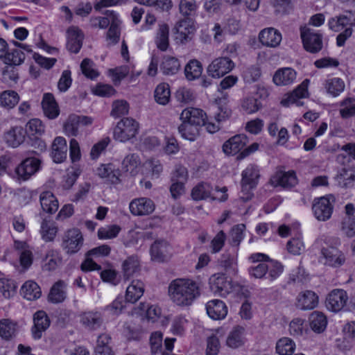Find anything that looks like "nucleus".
<instances>
[{"instance_id":"1","label":"nucleus","mask_w":355,"mask_h":355,"mask_svg":"<svg viewBox=\"0 0 355 355\" xmlns=\"http://www.w3.org/2000/svg\"><path fill=\"white\" fill-rule=\"evenodd\" d=\"M168 293L172 302L177 306H189L200 296V285L191 279H176L171 282Z\"/></svg>"},{"instance_id":"2","label":"nucleus","mask_w":355,"mask_h":355,"mask_svg":"<svg viewBox=\"0 0 355 355\" xmlns=\"http://www.w3.org/2000/svg\"><path fill=\"white\" fill-rule=\"evenodd\" d=\"M139 123L130 117H125L117 122L113 131L114 139L119 142L131 141L138 134Z\"/></svg>"},{"instance_id":"3","label":"nucleus","mask_w":355,"mask_h":355,"mask_svg":"<svg viewBox=\"0 0 355 355\" xmlns=\"http://www.w3.org/2000/svg\"><path fill=\"white\" fill-rule=\"evenodd\" d=\"M259 178V171L257 166L248 165L242 172L241 191L240 198L248 201L253 196L252 190L256 187Z\"/></svg>"},{"instance_id":"4","label":"nucleus","mask_w":355,"mask_h":355,"mask_svg":"<svg viewBox=\"0 0 355 355\" xmlns=\"http://www.w3.org/2000/svg\"><path fill=\"white\" fill-rule=\"evenodd\" d=\"M320 261L324 265L332 267L340 268L346 261L345 253L336 247L322 248L320 250Z\"/></svg>"},{"instance_id":"5","label":"nucleus","mask_w":355,"mask_h":355,"mask_svg":"<svg viewBox=\"0 0 355 355\" xmlns=\"http://www.w3.org/2000/svg\"><path fill=\"white\" fill-rule=\"evenodd\" d=\"M235 67L234 62L227 56L215 58L208 65L207 71L213 78H220L230 73Z\"/></svg>"},{"instance_id":"6","label":"nucleus","mask_w":355,"mask_h":355,"mask_svg":"<svg viewBox=\"0 0 355 355\" xmlns=\"http://www.w3.org/2000/svg\"><path fill=\"white\" fill-rule=\"evenodd\" d=\"M211 291L220 297H225L233 291V285L230 280L223 273H216L209 279Z\"/></svg>"},{"instance_id":"7","label":"nucleus","mask_w":355,"mask_h":355,"mask_svg":"<svg viewBox=\"0 0 355 355\" xmlns=\"http://www.w3.org/2000/svg\"><path fill=\"white\" fill-rule=\"evenodd\" d=\"M83 236L81 232L77 228L67 230L62 239V246L67 254H75L82 248Z\"/></svg>"},{"instance_id":"8","label":"nucleus","mask_w":355,"mask_h":355,"mask_svg":"<svg viewBox=\"0 0 355 355\" xmlns=\"http://www.w3.org/2000/svg\"><path fill=\"white\" fill-rule=\"evenodd\" d=\"M40 161L34 157L23 160L15 168V175L19 181H26L40 169Z\"/></svg>"},{"instance_id":"9","label":"nucleus","mask_w":355,"mask_h":355,"mask_svg":"<svg viewBox=\"0 0 355 355\" xmlns=\"http://www.w3.org/2000/svg\"><path fill=\"white\" fill-rule=\"evenodd\" d=\"M348 300V295L345 290L334 289L326 298V307L331 311L338 312L347 305Z\"/></svg>"},{"instance_id":"10","label":"nucleus","mask_w":355,"mask_h":355,"mask_svg":"<svg viewBox=\"0 0 355 355\" xmlns=\"http://www.w3.org/2000/svg\"><path fill=\"white\" fill-rule=\"evenodd\" d=\"M309 80L305 79L293 92L287 94L282 101L281 104L284 107H289L291 105L297 106L303 105L302 98L309 96L308 87Z\"/></svg>"},{"instance_id":"11","label":"nucleus","mask_w":355,"mask_h":355,"mask_svg":"<svg viewBox=\"0 0 355 355\" xmlns=\"http://www.w3.org/2000/svg\"><path fill=\"white\" fill-rule=\"evenodd\" d=\"M334 205L329 196H323L315 199L312 209L315 217L320 221H326L330 218L333 212Z\"/></svg>"},{"instance_id":"12","label":"nucleus","mask_w":355,"mask_h":355,"mask_svg":"<svg viewBox=\"0 0 355 355\" xmlns=\"http://www.w3.org/2000/svg\"><path fill=\"white\" fill-rule=\"evenodd\" d=\"M301 37L305 49L312 53L319 52L322 48V35L310 28L301 30Z\"/></svg>"},{"instance_id":"13","label":"nucleus","mask_w":355,"mask_h":355,"mask_svg":"<svg viewBox=\"0 0 355 355\" xmlns=\"http://www.w3.org/2000/svg\"><path fill=\"white\" fill-rule=\"evenodd\" d=\"M96 174L107 184L121 183V171L113 164H102L96 169Z\"/></svg>"},{"instance_id":"14","label":"nucleus","mask_w":355,"mask_h":355,"mask_svg":"<svg viewBox=\"0 0 355 355\" xmlns=\"http://www.w3.org/2000/svg\"><path fill=\"white\" fill-rule=\"evenodd\" d=\"M172 255V249L169 243L165 240H157L151 245L150 256L153 261L164 262L168 261Z\"/></svg>"},{"instance_id":"15","label":"nucleus","mask_w":355,"mask_h":355,"mask_svg":"<svg viewBox=\"0 0 355 355\" xmlns=\"http://www.w3.org/2000/svg\"><path fill=\"white\" fill-rule=\"evenodd\" d=\"M155 205L152 200L142 197L133 199L129 204L130 213L134 216H147L152 214Z\"/></svg>"},{"instance_id":"16","label":"nucleus","mask_w":355,"mask_h":355,"mask_svg":"<svg viewBox=\"0 0 355 355\" xmlns=\"http://www.w3.org/2000/svg\"><path fill=\"white\" fill-rule=\"evenodd\" d=\"M26 135V132L23 127L15 125L4 132L3 139L8 146L15 148L23 144Z\"/></svg>"},{"instance_id":"17","label":"nucleus","mask_w":355,"mask_h":355,"mask_svg":"<svg viewBox=\"0 0 355 355\" xmlns=\"http://www.w3.org/2000/svg\"><path fill=\"white\" fill-rule=\"evenodd\" d=\"M177 39L184 44L191 40L196 31V26L189 18L180 20L175 25Z\"/></svg>"},{"instance_id":"18","label":"nucleus","mask_w":355,"mask_h":355,"mask_svg":"<svg viewBox=\"0 0 355 355\" xmlns=\"http://www.w3.org/2000/svg\"><path fill=\"white\" fill-rule=\"evenodd\" d=\"M282 40L281 33L272 27L266 28L260 31L259 34V40L262 45L270 47H277Z\"/></svg>"},{"instance_id":"19","label":"nucleus","mask_w":355,"mask_h":355,"mask_svg":"<svg viewBox=\"0 0 355 355\" xmlns=\"http://www.w3.org/2000/svg\"><path fill=\"white\" fill-rule=\"evenodd\" d=\"M355 25V13L348 12L346 14L331 17L328 21V26L334 32H340L347 26Z\"/></svg>"},{"instance_id":"20","label":"nucleus","mask_w":355,"mask_h":355,"mask_svg":"<svg viewBox=\"0 0 355 355\" xmlns=\"http://www.w3.org/2000/svg\"><path fill=\"white\" fill-rule=\"evenodd\" d=\"M270 182L275 187L279 186L284 188H289L297 184V179L294 171H278L271 177Z\"/></svg>"},{"instance_id":"21","label":"nucleus","mask_w":355,"mask_h":355,"mask_svg":"<svg viewBox=\"0 0 355 355\" xmlns=\"http://www.w3.org/2000/svg\"><path fill=\"white\" fill-rule=\"evenodd\" d=\"M206 119V113L202 110L195 107L186 108L180 114L182 121H187L190 124H194L200 127L205 123Z\"/></svg>"},{"instance_id":"22","label":"nucleus","mask_w":355,"mask_h":355,"mask_svg":"<svg viewBox=\"0 0 355 355\" xmlns=\"http://www.w3.org/2000/svg\"><path fill=\"white\" fill-rule=\"evenodd\" d=\"M297 72L291 67H284L277 70L273 76V83L277 86H286L295 83Z\"/></svg>"},{"instance_id":"23","label":"nucleus","mask_w":355,"mask_h":355,"mask_svg":"<svg viewBox=\"0 0 355 355\" xmlns=\"http://www.w3.org/2000/svg\"><path fill=\"white\" fill-rule=\"evenodd\" d=\"M67 145L66 139L62 137L54 139L51 145V155L54 162L62 163L67 159Z\"/></svg>"},{"instance_id":"24","label":"nucleus","mask_w":355,"mask_h":355,"mask_svg":"<svg viewBox=\"0 0 355 355\" xmlns=\"http://www.w3.org/2000/svg\"><path fill=\"white\" fill-rule=\"evenodd\" d=\"M144 291L145 285L141 280H132L126 288L125 302L132 304L137 302L143 296Z\"/></svg>"},{"instance_id":"25","label":"nucleus","mask_w":355,"mask_h":355,"mask_svg":"<svg viewBox=\"0 0 355 355\" xmlns=\"http://www.w3.org/2000/svg\"><path fill=\"white\" fill-rule=\"evenodd\" d=\"M247 143L248 137L245 135H237L225 142L223 150L227 155H235L243 149Z\"/></svg>"},{"instance_id":"26","label":"nucleus","mask_w":355,"mask_h":355,"mask_svg":"<svg viewBox=\"0 0 355 355\" xmlns=\"http://www.w3.org/2000/svg\"><path fill=\"white\" fill-rule=\"evenodd\" d=\"M34 326L32 328V334L35 339H40L42 333L50 325V320L47 314L44 311H37L33 318Z\"/></svg>"},{"instance_id":"27","label":"nucleus","mask_w":355,"mask_h":355,"mask_svg":"<svg viewBox=\"0 0 355 355\" xmlns=\"http://www.w3.org/2000/svg\"><path fill=\"white\" fill-rule=\"evenodd\" d=\"M318 304V297L312 291L300 293L296 298V306L302 310H311Z\"/></svg>"},{"instance_id":"28","label":"nucleus","mask_w":355,"mask_h":355,"mask_svg":"<svg viewBox=\"0 0 355 355\" xmlns=\"http://www.w3.org/2000/svg\"><path fill=\"white\" fill-rule=\"evenodd\" d=\"M206 310L208 315L214 320H222L227 314V307L220 300L209 301L206 304Z\"/></svg>"},{"instance_id":"29","label":"nucleus","mask_w":355,"mask_h":355,"mask_svg":"<svg viewBox=\"0 0 355 355\" xmlns=\"http://www.w3.org/2000/svg\"><path fill=\"white\" fill-rule=\"evenodd\" d=\"M42 107L44 115L49 119L57 118L60 114L58 105L51 94L46 93L44 94Z\"/></svg>"},{"instance_id":"30","label":"nucleus","mask_w":355,"mask_h":355,"mask_svg":"<svg viewBox=\"0 0 355 355\" xmlns=\"http://www.w3.org/2000/svg\"><path fill=\"white\" fill-rule=\"evenodd\" d=\"M67 49L72 53H77L83 44V35L81 31L75 26L67 30Z\"/></svg>"},{"instance_id":"31","label":"nucleus","mask_w":355,"mask_h":355,"mask_svg":"<svg viewBox=\"0 0 355 355\" xmlns=\"http://www.w3.org/2000/svg\"><path fill=\"white\" fill-rule=\"evenodd\" d=\"M67 283L63 280L56 282L51 287L48 295L49 302L53 304L62 303L67 298Z\"/></svg>"},{"instance_id":"32","label":"nucleus","mask_w":355,"mask_h":355,"mask_svg":"<svg viewBox=\"0 0 355 355\" xmlns=\"http://www.w3.org/2000/svg\"><path fill=\"white\" fill-rule=\"evenodd\" d=\"M336 179L342 188L353 187L355 185V168L352 166L342 168Z\"/></svg>"},{"instance_id":"33","label":"nucleus","mask_w":355,"mask_h":355,"mask_svg":"<svg viewBox=\"0 0 355 355\" xmlns=\"http://www.w3.org/2000/svg\"><path fill=\"white\" fill-rule=\"evenodd\" d=\"M180 66V62L176 57L165 55L162 58L160 70L165 75L172 76L179 71Z\"/></svg>"},{"instance_id":"34","label":"nucleus","mask_w":355,"mask_h":355,"mask_svg":"<svg viewBox=\"0 0 355 355\" xmlns=\"http://www.w3.org/2000/svg\"><path fill=\"white\" fill-rule=\"evenodd\" d=\"M19 94L11 89L5 90L0 93V107L10 110L13 109L19 102Z\"/></svg>"},{"instance_id":"35","label":"nucleus","mask_w":355,"mask_h":355,"mask_svg":"<svg viewBox=\"0 0 355 355\" xmlns=\"http://www.w3.org/2000/svg\"><path fill=\"white\" fill-rule=\"evenodd\" d=\"M155 43L158 49L166 51L169 46V27L166 24H159L155 38Z\"/></svg>"},{"instance_id":"36","label":"nucleus","mask_w":355,"mask_h":355,"mask_svg":"<svg viewBox=\"0 0 355 355\" xmlns=\"http://www.w3.org/2000/svg\"><path fill=\"white\" fill-rule=\"evenodd\" d=\"M41 207L44 211L53 214L57 211L59 204L55 196L51 191H44L40 197Z\"/></svg>"},{"instance_id":"37","label":"nucleus","mask_w":355,"mask_h":355,"mask_svg":"<svg viewBox=\"0 0 355 355\" xmlns=\"http://www.w3.org/2000/svg\"><path fill=\"white\" fill-rule=\"evenodd\" d=\"M80 321L86 329L95 330L101 327L103 319L101 313L89 311L81 315Z\"/></svg>"},{"instance_id":"38","label":"nucleus","mask_w":355,"mask_h":355,"mask_svg":"<svg viewBox=\"0 0 355 355\" xmlns=\"http://www.w3.org/2000/svg\"><path fill=\"white\" fill-rule=\"evenodd\" d=\"M20 293L28 300H35L40 297L42 292L40 287L35 282L28 280L22 285Z\"/></svg>"},{"instance_id":"39","label":"nucleus","mask_w":355,"mask_h":355,"mask_svg":"<svg viewBox=\"0 0 355 355\" xmlns=\"http://www.w3.org/2000/svg\"><path fill=\"white\" fill-rule=\"evenodd\" d=\"M244 333L243 327L240 326L234 327L227 336V345L231 348H238L242 346L245 343Z\"/></svg>"},{"instance_id":"40","label":"nucleus","mask_w":355,"mask_h":355,"mask_svg":"<svg viewBox=\"0 0 355 355\" xmlns=\"http://www.w3.org/2000/svg\"><path fill=\"white\" fill-rule=\"evenodd\" d=\"M309 324L311 329L315 333H322L327 325L326 315L320 311H313L309 316Z\"/></svg>"},{"instance_id":"41","label":"nucleus","mask_w":355,"mask_h":355,"mask_svg":"<svg viewBox=\"0 0 355 355\" xmlns=\"http://www.w3.org/2000/svg\"><path fill=\"white\" fill-rule=\"evenodd\" d=\"M17 323L10 319L0 320V336L4 340H10L17 333Z\"/></svg>"},{"instance_id":"42","label":"nucleus","mask_w":355,"mask_h":355,"mask_svg":"<svg viewBox=\"0 0 355 355\" xmlns=\"http://www.w3.org/2000/svg\"><path fill=\"white\" fill-rule=\"evenodd\" d=\"M15 248L20 252V263L24 268H29L33 263V253L25 242L15 241Z\"/></svg>"},{"instance_id":"43","label":"nucleus","mask_w":355,"mask_h":355,"mask_svg":"<svg viewBox=\"0 0 355 355\" xmlns=\"http://www.w3.org/2000/svg\"><path fill=\"white\" fill-rule=\"evenodd\" d=\"M212 192L213 188L210 184L200 182L193 188L191 196L194 200H202L211 198Z\"/></svg>"},{"instance_id":"44","label":"nucleus","mask_w":355,"mask_h":355,"mask_svg":"<svg viewBox=\"0 0 355 355\" xmlns=\"http://www.w3.org/2000/svg\"><path fill=\"white\" fill-rule=\"evenodd\" d=\"M61 262L59 253L54 250H49L43 259L42 268L43 271L51 272L55 270Z\"/></svg>"},{"instance_id":"45","label":"nucleus","mask_w":355,"mask_h":355,"mask_svg":"<svg viewBox=\"0 0 355 355\" xmlns=\"http://www.w3.org/2000/svg\"><path fill=\"white\" fill-rule=\"evenodd\" d=\"M40 232L42 239L46 242H50L54 240L58 232V227L52 220L44 219L41 223Z\"/></svg>"},{"instance_id":"46","label":"nucleus","mask_w":355,"mask_h":355,"mask_svg":"<svg viewBox=\"0 0 355 355\" xmlns=\"http://www.w3.org/2000/svg\"><path fill=\"white\" fill-rule=\"evenodd\" d=\"M241 108L247 114H254L261 107V103L258 98L252 94L245 96L241 101Z\"/></svg>"},{"instance_id":"47","label":"nucleus","mask_w":355,"mask_h":355,"mask_svg":"<svg viewBox=\"0 0 355 355\" xmlns=\"http://www.w3.org/2000/svg\"><path fill=\"white\" fill-rule=\"evenodd\" d=\"M199 128L198 125L190 124L187 121H182L178 128V131L182 138L193 141L199 135Z\"/></svg>"},{"instance_id":"48","label":"nucleus","mask_w":355,"mask_h":355,"mask_svg":"<svg viewBox=\"0 0 355 355\" xmlns=\"http://www.w3.org/2000/svg\"><path fill=\"white\" fill-rule=\"evenodd\" d=\"M140 165V158L138 155L135 153L128 155L122 162L123 168L132 175L137 174Z\"/></svg>"},{"instance_id":"49","label":"nucleus","mask_w":355,"mask_h":355,"mask_svg":"<svg viewBox=\"0 0 355 355\" xmlns=\"http://www.w3.org/2000/svg\"><path fill=\"white\" fill-rule=\"evenodd\" d=\"M295 347V343L291 338L283 337L277 341L275 349L279 355H292Z\"/></svg>"},{"instance_id":"50","label":"nucleus","mask_w":355,"mask_h":355,"mask_svg":"<svg viewBox=\"0 0 355 355\" xmlns=\"http://www.w3.org/2000/svg\"><path fill=\"white\" fill-rule=\"evenodd\" d=\"M202 66L197 60H190L184 67V74L188 80H194L200 77Z\"/></svg>"},{"instance_id":"51","label":"nucleus","mask_w":355,"mask_h":355,"mask_svg":"<svg viewBox=\"0 0 355 355\" xmlns=\"http://www.w3.org/2000/svg\"><path fill=\"white\" fill-rule=\"evenodd\" d=\"M155 101L162 105H166L170 100L171 92L169 85L166 83H161L157 86L154 93Z\"/></svg>"},{"instance_id":"52","label":"nucleus","mask_w":355,"mask_h":355,"mask_svg":"<svg viewBox=\"0 0 355 355\" xmlns=\"http://www.w3.org/2000/svg\"><path fill=\"white\" fill-rule=\"evenodd\" d=\"M139 308L141 310L145 311L146 318L149 322H155L162 317V311L158 305L141 303Z\"/></svg>"},{"instance_id":"53","label":"nucleus","mask_w":355,"mask_h":355,"mask_svg":"<svg viewBox=\"0 0 355 355\" xmlns=\"http://www.w3.org/2000/svg\"><path fill=\"white\" fill-rule=\"evenodd\" d=\"M344 81L339 78H334L327 80L325 88L327 92L334 97L339 96L345 89Z\"/></svg>"},{"instance_id":"54","label":"nucleus","mask_w":355,"mask_h":355,"mask_svg":"<svg viewBox=\"0 0 355 355\" xmlns=\"http://www.w3.org/2000/svg\"><path fill=\"white\" fill-rule=\"evenodd\" d=\"M339 113L343 119H348L355 115V98H346L340 103Z\"/></svg>"},{"instance_id":"55","label":"nucleus","mask_w":355,"mask_h":355,"mask_svg":"<svg viewBox=\"0 0 355 355\" xmlns=\"http://www.w3.org/2000/svg\"><path fill=\"white\" fill-rule=\"evenodd\" d=\"M139 262L137 258L134 257H128L123 263V277L129 279L135 272L139 270Z\"/></svg>"},{"instance_id":"56","label":"nucleus","mask_w":355,"mask_h":355,"mask_svg":"<svg viewBox=\"0 0 355 355\" xmlns=\"http://www.w3.org/2000/svg\"><path fill=\"white\" fill-rule=\"evenodd\" d=\"M130 71V67L123 65L114 69H110L108 71V75L111 77L115 85H119L121 80L126 77Z\"/></svg>"},{"instance_id":"57","label":"nucleus","mask_w":355,"mask_h":355,"mask_svg":"<svg viewBox=\"0 0 355 355\" xmlns=\"http://www.w3.org/2000/svg\"><path fill=\"white\" fill-rule=\"evenodd\" d=\"M287 250L293 255H300L305 250V245L300 235L292 238L286 245Z\"/></svg>"},{"instance_id":"58","label":"nucleus","mask_w":355,"mask_h":355,"mask_svg":"<svg viewBox=\"0 0 355 355\" xmlns=\"http://www.w3.org/2000/svg\"><path fill=\"white\" fill-rule=\"evenodd\" d=\"M80 125V116L70 115L64 124V131L67 136H76Z\"/></svg>"},{"instance_id":"59","label":"nucleus","mask_w":355,"mask_h":355,"mask_svg":"<svg viewBox=\"0 0 355 355\" xmlns=\"http://www.w3.org/2000/svg\"><path fill=\"white\" fill-rule=\"evenodd\" d=\"M150 352L153 354L162 353L163 351V334L161 331H154L150 334L149 339Z\"/></svg>"},{"instance_id":"60","label":"nucleus","mask_w":355,"mask_h":355,"mask_svg":"<svg viewBox=\"0 0 355 355\" xmlns=\"http://www.w3.org/2000/svg\"><path fill=\"white\" fill-rule=\"evenodd\" d=\"M121 231V227L117 225H111L102 227L98 230V237L100 239H112L117 236Z\"/></svg>"},{"instance_id":"61","label":"nucleus","mask_w":355,"mask_h":355,"mask_svg":"<svg viewBox=\"0 0 355 355\" xmlns=\"http://www.w3.org/2000/svg\"><path fill=\"white\" fill-rule=\"evenodd\" d=\"M342 234L348 237L355 236V217L345 216L340 224Z\"/></svg>"},{"instance_id":"62","label":"nucleus","mask_w":355,"mask_h":355,"mask_svg":"<svg viewBox=\"0 0 355 355\" xmlns=\"http://www.w3.org/2000/svg\"><path fill=\"white\" fill-rule=\"evenodd\" d=\"M16 284L13 280L8 279H0V291L5 298L13 297L16 293Z\"/></svg>"},{"instance_id":"63","label":"nucleus","mask_w":355,"mask_h":355,"mask_svg":"<svg viewBox=\"0 0 355 355\" xmlns=\"http://www.w3.org/2000/svg\"><path fill=\"white\" fill-rule=\"evenodd\" d=\"M33 136H41L44 132V126L38 119H31L26 124V130Z\"/></svg>"},{"instance_id":"64","label":"nucleus","mask_w":355,"mask_h":355,"mask_svg":"<svg viewBox=\"0 0 355 355\" xmlns=\"http://www.w3.org/2000/svg\"><path fill=\"white\" fill-rule=\"evenodd\" d=\"M288 331L289 334L294 337L302 336L306 331L305 321L300 318L293 319L289 324Z\"/></svg>"}]
</instances>
